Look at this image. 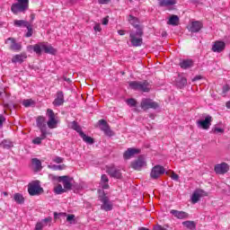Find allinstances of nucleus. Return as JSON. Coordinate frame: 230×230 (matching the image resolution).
I'll return each mask as SVG.
<instances>
[{
    "mask_svg": "<svg viewBox=\"0 0 230 230\" xmlns=\"http://www.w3.org/2000/svg\"><path fill=\"white\" fill-rule=\"evenodd\" d=\"M65 82H67L68 84H71V79L65 77Z\"/></svg>",
    "mask_w": 230,
    "mask_h": 230,
    "instance_id": "60",
    "label": "nucleus"
},
{
    "mask_svg": "<svg viewBox=\"0 0 230 230\" xmlns=\"http://www.w3.org/2000/svg\"><path fill=\"white\" fill-rule=\"evenodd\" d=\"M64 92L58 91L57 93V97L53 102L54 107H60V105H64Z\"/></svg>",
    "mask_w": 230,
    "mask_h": 230,
    "instance_id": "22",
    "label": "nucleus"
},
{
    "mask_svg": "<svg viewBox=\"0 0 230 230\" xmlns=\"http://www.w3.org/2000/svg\"><path fill=\"white\" fill-rule=\"evenodd\" d=\"M54 191L56 193V195H62V193H66L65 189L62 187V184H58L55 188H54Z\"/></svg>",
    "mask_w": 230,
    "mask_h": 230,
    "instance_id": "39",
    "label": "nucleus"
},
{
    "mask_svg": "<svg viewBox=\"0 0 230 230\" xmlns=\"http://www.w3.org/2000/svg\"><path fill=\"white\" fill-rule=\"evenodd\" d=\"M29 0H18V3L13 4L11 10L13 13H19V12H26L29 6Z\"/></svg>",
    "mask_w": 230,
    "mask_h": 230,
    "instance_id": "4",
    "label": "nucleus"
},
{
    "mask_svg": "<svg viewBox=\"0 0 230 230\" xmlns=\"http://www.w3.org/2000/svg\"><path fill=\"white\" fill-rule=\"evenodd\" d=\"M22 104L26 108L35 107V101H33V99H26L22 101Z\"/></svg>",
    "mask_w": 230,
    "mask_h": 230,
    "instance_id": "37",
    "label": "nucleus"
},
{
    "mask_svg": "<svg viewBox=\"0 0 230 230\" xmlns=\"http://www.w3.org/2000/svg\"><path fill=\"white\" fill-rule=\"evenodd\" d=\"M4 197H8V192H3Z\"/></svg>",
    "mask_w": 230,
    "mask_h": 230,
    "instance_id": "62",
    "label": "nucleus"
},
{
    "mask_svg": "<svg viewBox=\"0 0 230 230\" xmlns=\"http://www.w3.org/2000/svg\"><path fill=\"white\" fill-rule=\"evenodd\" d=\"M6 121V119H4L3 116H0V128H3V123Z\"/></svg>",
    "mask_w": 230,
    "mask_h": 230,
    "instance_id": "53",
    "label": "nucleus"
},
{
    "mask_svg": "<svg viewBox=\"0 0 230 230\" xmlns=\"http://www.w3.org/2000/svg\"><path fill=\"white\" fill-rule=\"evenodd\" d=\"M141 150L136 148H128V150L123 154L124 159H130V157H134V155H137L140 154Z\"/></svg>",
    "mask_w": 230,
    "mask_h": 230,
    "instance_id": "24",
    "label": "nucleus"
},
{
    "mask_svg": "<svg viewBox=\"0 0 230 230\" xmlns=\"http://www.w3.org/2000/svg\"><path fill=\"white\" fill-rule=\"evenodd\" d=\"M226 105V109H230V101H228Z\"/></svg>",
    "mask_w": 230,
    "mask_h": 230,
    "instance_id": "61",
    "label": "nucleus"
},
{
    "mask_svg": "<svg viewBox=\"0 0 230 230\" xmlns=\"http://www.w3.org/2000/svg\"><path fill=\"white\" fill-rule=\"evenodd\" d=\"M179 66L181 69H190L193 67V61L191 59H182Z\"/></svg>",
    "mask_w": 230,
    "mask_h": 230,
    "instance_id": "28",
    "label": "nucleus"
},
{
    "mask_svg": "<svg viewBox=\"0 0 230 230\" xmlns=\"http://www.w3.org/2000/svg\"><path fill=\"white\" fill-rule=\"evenodd\" d=\"M137 102H136V99H128L127 100V104L129 106V107H136L137 105Z\"/></svg>",
    "mask_w": 230,
    "mask_h": 230,
    "instance_id": "45",
    "label": "nucleus"
},
{
    "mask_svg": "<svg viewBox=\"0 0 230 230\" xmlns=\"http://www.w3.org/2000/svg\"><path fill=\"white\" fill-rule=\"evenodd\" d=\"M28 191L31 197H35L36 195H40L44 190L39 183H32L29 185Z\"/></svg>",
    "mask_w": 230,
    "mask_h": 230,
    "instance_id": "11",
    "label": "nucleus"
},
{
    "mask_svg": "<svg viewBox=\"0 0 230 230\" xmlns=\"http://www.w3.org/2000/svg\"><path fill=\"white\" fill-rule=\"evenodd\" d=\"M0 146L2 148L9 149V148H12V146H13V144L10 140H3L0 143Z\"/></svg>",
    "mask_w": 230,
    "mask_h": 230,
    "instance_id": "38",
    "label": "nucleus"
},
{
    "mask_svg": "<svg viewBox=\"0 0 230 230\" xmlns=\"http://www.w3.org/2000/svg\"><path fill=\"white\" fill-rule=\"evenodd\" d=\"M171 178L172 179V181H179V175L175 172L172 174Z\"/></svg>",
    "mask_w": 230,
    "mask_h": 230,
    "instance_id": "52",
    "label": "nucleus"
},
{
    "mask_svg": "<svg viewBox=\"0 0 230 230\" xmlns=\"http://www.w3.org/2000/svg\"><path fill=\"white\" fill-rule=\"evenodd\" d=\"M13 24L17 28H28L30 26V22L24 20H14Z\"/></svg>",
    "mask_w": 230,
    "mask_h": 230,
    "instance_id": "29",
    "label": "nucleus"
},
{
    "mask_svg": "<svg viewBox=\"0 0 230 230\" xmlns=\"http://www.w3.org/2000/svg\"><path fill=\"white\" fill-rule=\"evenodd\" d=\"M202 28H204L202 22L194 21L190 23V26L189 27V31H190L191 33H199V31H200Z\"/></svg>",
    "mask_w": 230,
    "mask_h": 230,
    "instance_id": "19",
    "label": "nucleus"
},
{
    "mask_svg": "<svg viewBox=\"0 0 230 230\" xmlns=\"http://www.w3.org/2000/svg\"><path fill=\"white\" fill-rule=\"evenodd\" d=\"M145 166H146V161L143 158V156H139L137 160L131 163V168H133V170H137V172H141Z\"/></svg>",
    "mask_w": 230,
    "mask_h": 230,
    "instance_id": "10",
    "label": "nucleus"
},
{
    "mask_svg": "<svg viewBox=\"0 0 230 230\" xmlns=\"http://www.w3.org/2000/svg\"><path fill=\"white\" fill-rule=\"evenodd\" d=\"M71 128H73V130H75V132H78L79 136L81 134L82 131V128L78 125V123L76 121H73L71 124Z\"/></svg>",
    "mask_w": 230,
    "mask_h": 230,
    "instance_id": "40",
    "label": "nucleus"
},
{
    "mask_svg": "<svg viewBox=\"0 0 230 230\" xmlns=\"http://www.w3.org/2000/svg\"><path fill=\"white\" fill-rule=\"evenodd\" d=\"M109 177L106 176V174H102L101 177V184L102 190H109Z\"/></svg>",
    "mask_w": 230,
    "mask_h": 230,
    "instance_id": "33",
    "label": "nucleus"
},
{
    "mask_svg": "<svg viewBox=\"0 0 230 230\" xmlns=\"http://www.w3.org/2000/svg\"><path fill=\"white\" fill-rule=\"evenodd\" d=\"M32 165L36 168V170H42V163L39 158L31 159Z\"/></svg>",
    "mask_w": 230,
    "mask_h": 230,
    "instance_id": "36",
    "label": "nucleus"
},
{
    "mask_svg": "<svg viewBox=\"0 0 230 230\" xmlns=\"http://www.w3.org/2000/svg\"><path fill=\"white\" fill-rule=\"evenodd\" d=\"M28 31L25 34V37L30 38L31 35H33V29H31V25L29 23V26L26 27Z\"/></svg>",
    "mask_w": 230,
    "mask_h": 230,
    "instance_id": "44",
    "label": "nucleus"
},
{
    "mask_svg": "<svg viewBox=\"0 0 230 230\" xmlns=\"http://www.w3.org/2000/svg\"><path fill=\"white\" fill-rule=\"evenodd\" d=\"M167 24H170L171 26H177L179 24V16L172 14L169 21L167 22Z\"/></svg>",
    "mask_w": 230,
    "mask_h": 230,
    "instance_id": "34",
    "label": "nucleus"
},
{
    "mask_svg": "<svg viewBox=\"0 0 230 230\" xmlns=\"http://www.w3.org/2000/svg\"><path fill=\"white\" fill-rule=\"evenodd\" d=\"M226 49V42L224 41H216L212 47V51L214 53H222Z\"/></svg>",
    "mask_w": 230,
    "mask_h": 230,
    "instance_id": "23",
    "label": "nucleus"
},
{
    "mask_svg": "<svg viewBox=\"0 0 230 230\" xmlns=\"http://www.w3.org/2000/svg\"><path fill=\"white\" fill-rule=\"evenodd\" d=\"M175 84L179 89H183V87H186L188 85V79L184 77L182 75H178V76L175 79Z\"/></svg>",
    "mask_w": 230,
    "mask_h": 230,
    "instance_id": "21",
    "label": "nucleus"
},
{
    "mask_svg": "<svg viewBox=\"0 0 230 230\" xmlns=\"http://www.w3.org/2000/svg\"><path fill=\"white\" fill-rule=\"evenodd\" d=\"M53 220V218L51 217H46L45 219H42L40 222L43 225V227H46V226H48V224L51 223V221Z\"/></svg>",
    "mask_w": 230,
    "mask_h": 230,
    "instance_id": "43",
    "label": "nucleus"
},
{
    "mask_svg": "<svg viewBox=\"0 0 230 230\" xmlns=\"http://www.w3.org/2000/svg\"><path fill=\"white\" fill-rule=\"evenodd\" d=\"M228 189H229V191H230V186L228 187Z\"/></svg>",
    "mask_w": 230,
    "mask_h": 230,
    "instance_id": "64",
    "label": "nucleus"
},
{
    "mask_svg": "<svg viewBox=\"0 0 230 230\" xmlns=\"http://www.w3.org/2000/svg\"><path fill=\"white\" fill-rule=\"evenodd\" d=\"M99 125H101V130L104 132L105 136H109V137L114 136V133L112 132V129H111V127L107 123L105 119H100Z\"/></svg>",
    "mask_w": 230,
    "mask_h": 230,
    "instance_id": "16",
    "label": "nucleus"
},
{
    "mask_svg": "<svg viewBox=\"0 0 230 230\" xmlns=\"http://www.w3.org/2000/svg\"><path fill=\"white\" fill-rule=\"evenodd\" d=\"M64 168H66V165L62 164V165H52V169L53 170H64Z\"/></svg>",
    "mask_w": 230,
    "mask_h": 230,
    "instance_id": "48",
    "label": "nucleus"
},
{
    "mask_svg": "<svg viewBox=\"0 0 230 230\" xmlns=\"http://www.w3.org/2000/svg\"><path fill=\"white\" fill-rule=\"evenodd\" d=\"M158 6L162 8H168V6H173V4H177V0H157Z\"/></svg>",
    "mask_w": 230,
    "mask_h": 230,
    "instance_id": "26",
    "label": "nucleus"
},
{
    "mask_svg": "<svg viewBox=\"0 0 230 230\" xmlns=\"http://www.w3.org/2000/svg\"><path fill=\"white\" fill-rule=\"evenodd\" d=\"M58 217H66V213H54V218L55 220H57V218H58Z\"/></svg>",
    "mask_w": 230,
    "mask_h": 230,
    "instance_id": "50",
    "label": "nucleus"
},
{
    "mask_svg": "<svg viewBox=\"0 0 230 230\" xmlns=\"http://www.w3.org/2000/svg\"><path fill=\"white\" fill-rule=\"evenodd\" d=\"M47 116L49 120L47 121V125L49 128H57V125H58V121L55 118V112L51 109L47 110Z\"/></svg>",
    "mask_w": 230,
    "mask_h": 230,
    "instance_id": "6",
    "label": "nucleus"
},
{
    "mask_svg": "<svg viewBox=\"0 0 230 230\" xmlns=\"http://www.w3.org/2000/svg\"><path fill=\"white\" fill-rule=\"evenodd\" d=\"M164 167L161 165H155L152 168L151 172H150V177L154 181L159 179L161 175L164 174Z\"/></svg>",
    "mask_w": 230,
    "mask_h": 230,
    "instance_id": "9",
    "label": "nucleus"
},
{
    "mask_svg": "<svg viewBox=\"0 0 230 230\" xmlns=\"http://www.w3.org/2000/svg\"><path fill=\"white\" fill-rule=\"evenodd\" d=\"M215 132H217V133L223 134L224 129H223V128H215Z\"/></svg>",
    "mask_w": 230,
    "mask_h": 230,
    "instance_id": "56",
    "label": "nucleus"
},
{
    "mask_svg": "<svg viewBox=\"0 0 230 230\" xmlns=\"http://www.w3.org/2000/svg\"><path fill=\"white\" fill-rule=\"evenodd\" d=\"M229 92V85H225L223 86V93L224 94H226V93H228Z\"/></svg>",
    "mask_w": 230,
    "mask_h": 230,
    "instance_id": "55",
    "label": "nucleus"
},
{
    "mask_svg": "<svg viewBox=\"0 0 230 230\" xmlns=\"http://www.w3.org/2000/svg\"><path fill=\"white\" fill-rule=\"evenodd\" d=\"M99 125H101V130L104 132L105 136H109V137L114 136V133L112 132V129H111V127L107 123L105 119H100Z\"/></svg>",
    "mask_w": 230,
    "mask_h": 230,
    "instance_id": "15",
    "label": "nucleus"
},
{
    "mask_svg": "<svg viewBox=\"0 0 230 230\" xmlns=\"http://www.w3.org/2000/svg\"><path fill=\"white\" fill-rule=\"evenodd\" d=\"M118 33H119V35L123 36V35H125V31H123V30H119V31H118Z\"/></svg>",
    "mask_w": 230,
    "mask_h": 230,
    "instance_id": "59",
    "label": "nucleus"
},
{
    "mask_svg": "<svg viewBox=\"0 0 230 230\" xmlns=\"http://www.w3.org/2000/svg\"><path fill=\"white\" fill-rule=\"evenodd\" d=\"M182 225L188 229L193 230L196 227L195 222L193 221H184Z\"/></svg>",
    "mask_w": 230,
    "mask_h": 230,
    "instance_id": "41",
    "label": "nucleus"
},
{
    "mask_svg": "<svg viewBox=\"0 0 230 230\" xmlns=\"http://www.w3.org/2000/svg\"><path fill=\"white\" fill-rule=\"evenodd\" d=\"M201 197H208V192L204 191V190H196L191 196L192 204H197L199 200H200Z\"/></svg>",
    "mask_w": 230,
    "mask_h": 230,
    "instance_id": "17",
    "label": "nucleus"
},
{
    "mask_svg": "<svg viewBox=\"0 0 230 230\" xmlns=\"http://www.w3.org/2000/svg\"><path fill=\"white\" fill-rule=\"evenodd\" d=\"M99 4H107L109 3V0H98Z\"/></svg>",
    "mask_w": 230,
    "mask_h": 230,
    "instance_id": "58",
    "label": "nucleus"
},
{
    "mask_svg": "<svg viewBox=\"0 0 230 230\" xmlns=\"http://www.w3.org/2000/svg\"><path fill=\"white\" fill-rule=\"evenodd\" d=\"M46 139V137H42V133L40 137H38L32 140L33 145H41L42 140Z\"/></svg>",
    "mask_w": 230,
    "mask_h": 230,
    "instance_id": "42",
    "label": "nucleus"
},
{
    "mask_svg": "<svg viewBox=\"0 0 230 230\" xmlns=\"http://www.w3.org/2000/svg\"><path fill=\"white\" fill-rule=\"evenodd\" d=\"M58 181V182H62L66 191L73 190V178L69 176H59Z\"/></svg>",
    "mask_w": 230,
    "mask_h": 230,
    "instance_id": "8",
    "label": "nucleus"
},
{
    "mask_svg": "<svg viewBox=\"0 0 230 230\" xmlns=\"http://www.w3.org/2000/svg\"><path fill=\"white\" fill-rule=\"evenodd\" d=\"M213 121V117L208 115L205 117V119L197 120L198 128H202L203 130H209V127H211V122Z\"/></svg>",
    "mask_w": 230,
    "mask_h": 230,
    "instance_id": "5",
    "label": "nucleus"
},
{
    "mask_svg": "<svg viewBox=\"0 0 230 230\" xmlns=\"http://www.w3.org/2000/svg\"><path fill=\"white\" fill-rule=\"evenodd\" d=\"M164 35H166V32H164L163 37H164Z\"/></svg>",
    "mask_w": 230,
    "mask_h": 230,
    "instance_id": "63",
    "label": "nucleus"
},
{
    "mask_svg": "<svg viewBox=\"0 0 230 230\" xmlns=\"http://www.w3.org/2000/svg\"><path fill=\"white\" fill-rule=\"evenodd\" d=\"M214 171L218 175H224V173H227V172H229V165L226 163L216 164Z\"/></svg>",
    "mask_w": 230,
    "mask_h": 230,
    "instance_id": "18",
    "label": "nucleus"
},
{
    "mask_svg": "<svg viewBox=\"0 0 230 230\" xmlns=\"http://www.w3.org/2000/svg\"><path fill=\"white\" fill-rule=\"evenodd\" d=\"M170 213L171 215H173V217H175L176 218H179L180 220H184L189 217L188 213L184 211L175 210V209H172Z\"/></svg>",
    "mask_w": 230,
    "mask_h": 230,
    "instance_id": "25",
    "label": "nucleus"
},
{
    "mask_svg": "<svg viewBox=\"0 0 230 230\" xmlns=\"http://www.w3.org/2000/svg\"><path fill=\"white\" fill-rule=\"evenodd\" d=\"M202 79V76L201 75H196L193 79H192V82H197L199 80H201Z\"/></svg>",
    "mask_w": 230,
    "mask_h": 230,
    "instance_id": "57",
    "label": "nucleus"
},
{
    "mask_svg": "<svg viewBox=\"0 0 230 230\" xmlns=\"http://www.w3.org/2000/svg\"><path fill=\"white\" fill-rule=\"evenodd\" d=\"M79 136H80V137H82V139H83V141H84V143H87L88 145H94V139L93 137L85 135V133L81 132Z\"/></svg>",
    "mask_w": 230,
    "mask_h": 230,
    "instance_id": "31",
    "label": "nucleus"
},
{
    "mask_svg": "<svg viewBox=\"0 0 230 230\" xmlns=\"http://www.w3.org/2000/svg\"><path fill=\"white\" fill-rule=\"evenodd\" d=\"M143 28H137L136 32H130L129 39L131 45L134 48H139V46L143 45Z\"/></svg>",
    "mask_w": 230,
    "mask_h": 230,
    "instance_id": "2",
    "label": "nucleus"
},
{
    "mask_svg": "<svg viewBox=\"0 0 230 230\" xmlns=\"http://www.w3.org/2000/svg\"><path fill=\"white\" fill-rule=\"evenodd\" d=\"M128 86L133 91H141L142 93H150V89H152L148 81H130Z\"/></svg>",
    "mask_w": 230,
    "mask_h": 230,
    "instance_id": "1",
    "label": "nucleus"
},
{
    "mask_svg": "<svg viewBox=\"0 0 230 230\" xmlns=\"http://www.w3.org/2000/svg\"><path fill=\"white\" fill-rule=\"evenodd\" d=\"M42 49L49 55H57V49L53 48V46L49 44L43 43Z\"/></svg>",
    "mask_w": 230,
    "mask_h": 230,
    "instance_id": "27",
    "label": "nucleus"
},
{
    "mask_svg": "<svg viewBox=\"0 0 230 230\" xmlns=\"http://www.w3.org/2000/svg\"><path fill=\"white\" fill-rule=\"evenodd\" d=\"M42 46H44V43H38L34 46H30V48L31 49H33L34 53H36L37 55H40V53H42V50H44L42 49Z\"/></svg>",
    "mask_w": 230,
    "mask_h": 230,
    "instance_id": "32",
    "label": "nucleus"
},
{
    "mask_svg": "<svg viewBox=\"0 0 230 230\" xmlns=\"http://www.w3.org/2000/svg\"><path fill=\"white\" fill-rule=\"evenodd\" d=\"M53 162L60 164V163H64V158L60 156H56L55 158H53Z\"/></svg>",
    "mask_w": 230,
    "mask_h": 230,
    "instance_id": "46",
    "label": "nucleus"
},
{
    "mask_svg": "<svg viewBox=\"0 0 230 230\" xmlns=\"http://www.w3.org/2000/svg\"><path fill=\"white\" fill-rule=\"evenodd\" d=\"M11 41V45L9 47V49H11V51H15L16 53L21 51L22 49V43H18L14 38H8L5 40V44H8V41Z\"/></svg>",
    "mask_w": 230,
    "mask_h": 230,
    "instance_id": "14",
    "label": "nucleus"
},
{
    "mask_svg": "<svg viewBox=\"0 0 230 230\" xmlns=\"http://www.w3.org/2000/svg\"><path fill=\"white\" fill-rule=\"evenodd\" d=\"M13 200H14L16 204L22 205L24 204V196L21 193H14Z\"/></svg>",
    "mask_w": 230,
    "mask_h": 230,
    "instance_id": "30",
    "label": "nucleus"
},
{
    "mask_svg": "<svg viewBox=\"0 0 230 230\" xmlns=\"http://www.w3.org/2000/svg\"><path fill=\"white\" fill-rule=\"evenodd\" d=\"M93 30L94 31H102V26L100 25V23L95 24Z\"/></svg>",
    "mask_w": 230,
    "mask_h": 230,
    "instance_id": "51",
    "label": "nucleus"
},
{
    "mask_svg": "<svg viewBox=\"0 0 230 230\" xmlns=\"http://www.w3.org/2000/svg\"><path fill=\"white\" fill-rule=\"evenodd\" d=\"M26 58H28V54L26 52H22L20 54H16L12 58L13 64H22Z\"/></svg>",
    "mask_w": 230,
    "mask_h": 230,
    "instance_id": "20",
    "label": "nucleus"
},
{
    "mask_svg": "<svg viewBox=\"0 0 230 230\" xmlns=\"http://www.w3.org/2000/svg\"><path fill=\"white\" fill-rule=\"evenodd\" d=\"M36 125L38 128H40V134H42V137H48L49 131H48V126L46 125V117L39 116L36 119Z\"/></svg>",
    "mask_w": 230,
    "mask_h": 230,
    "instance_id": "3",
    "label": "nucleus"
},
{
    "mask_svg": "<svg viewBox=\"0 0 230 230\" xmlns=\"http://www.w3.org/2000/svg\"><path fill=\"white\" fill-rule=\"evenodd\" d=\"M66 222H70V224H73L75 222V215H68L66 217Z\"/></svg>",
    "mask_w": 230,
    "mask_h": 230,
    "instance_id": "47",
    "label": "nucleus"
},
{
    "mask_svg": "<svg viewBox=\"0 0 230 230\" xmlns=\"http://www.w3.org/2000/svg\"><path fill=\"white\" fill-rule=\"evenodd\" d=\"M128 22L132 24V26H134V28H136L137 30L138 28H142L141 26H139V21H137V18L132 16V15H129V18H128Z\"/></svg>",
    "mask_w": 230,
    "mask_h": 230,
    "instance_id": "35",
    "label": "nucleus"
},
{
    "mask_svg": "<svg viewBox=\"0 0 230 230\" xmlns=\"http://www.w3.org/2000/svg\"><path fill=\"white\" fill-rule=\"evenodd\" d=\"M107 173L111 176L113 179H121L123 174L121 173V170L116 166H110L107 168Z\"/></svg>",
    "mask_w": 230,
    "mask_h": 230,
    "instance_id": "12",
    "label": "nucleus"
},
{
    "mask_svg": "<svg viewBox=\"0 0 230 230\" xmlns=\"http://www.w3.org/2000/svg\"><path fill=\"white\" fill-rule=\"evenodd\" d=\"M101 202L102 203L101 206V209H102L103 211H112V208L114 205L112 204L111 199H109V197L102 196L101 198Z\"/></svg>",
    "mask_w": 230,
    "mask_h": 230,
    "instance_id": "13",
    "label": "nucleus"
},
{
    "mask_svg": "<svg viewBox=\"0 0 230 230\" xmlns=\"http://www.w3.org/2000/svg\"><path fill=\"white\" fill-rule=\"evenodd\" d=\"M44 228V225L41 222H38L35 226V230H42Z\"/></svg>",
    "mask_w": 230,
    "mask_h": 230,
    "instance_id": "49",
    "label": "nucleus"
},
{
    "mask_svg": "<svg viewBox=\"0 0 230 230\" xmlns=\"http://www.w3.org/2000/svg\"><path fill=\"white\" fill-rule=\"evenodd\" d=\"M140 107L142 111H148V109H159V104L151 99H143Z\"/></svg>",
    "mask_w": 230,
    "mask_h": 230,
    "instance_id": "7",
    "label": "nucleus"
},
{
    "mask_svg": "<svg viewBox=\"0 0 230 230\" xmlns=\"http://www.w3.org/2000/svg\"><path fill=\"white\" fill-rule=\"evenodd\" d=\"M102 24H104V26H107V24H109V16L102 19Z\"/></svg>",
    "mask_w": 230,
    "mask_h": 230,
    "instance_id": "54",
    "label": "nucleus"
}]
</instances>
